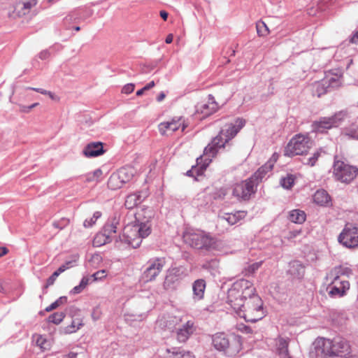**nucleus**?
I'll return each instance as SVG.
<instances>
[{
  "label": "nucleus",
  "mask_w": 358,
  "mask_h": 358,
  "mask_svg": "<svg viewBox=\"0 0 358 358\" xmlns=\"http://www.w3.org/2000/svg\"><path fill=\"white\" fill-rule=\"evenodd\" d=\"M257 31L259 36H266L268 34V28L264 22L257 23Z\"/></svg>",
  "instance_id": "obj_40"
},
{
  "label": "nucleus",
  "mask_w": 358,
  "mask_h": 358,
  "mask_svg": "<svg viewBox=\"0 0 358 358\" xmlns=\"http://www.w3.org/2000/svg\"><path fill=\"white\" fill-rule=\"evenodd\" d=\"M8 252V250L5 247H0V257L6 255Z\"/></svg>",
  "instance_id": "obj_61"
},
{
  "label": "nucleus",
  "mask_w": 358,
  "mask_h": 358,
  "mask_svg": "<svg viewBox=\"0 0 358 358\" xmlns=\"http://www.w3.org/2000/svg\"><path fill=\"white\" fill-rule=\"evenodd\" d=\"M313 145V141L308 136L298 134L293 137L285 149V155L293 157L306 153Z\"/></svg>",
  "instance_id": "obj_8"
},
{
  "label": "nucleus",
  "mask_w": 358,
  "mask_h": 358,
  "mask_svg": "<svg viewBox=\"0 0 358 358\" xmlns=\"http://www.w3.org/2000/svg\"><path fill=\"white\" fill-rule=\"evenodd\" d=\"M165 265L164 258L152 259L148 263V266L143 273V278L145 281L154 280L161 272Z\"/></svg>",
  "instance_id": "obj_15"
},
{
  "label": "nucleus",
  "mask_w": 358,
  "mask_h": 358,
  "mask_svg": "<svg viewBox=\"0 0 358 358\" xmlns=\"http://www.w3.org/2000/svg\"><path fill=\"white\" fill-rule=\"evenodd\" d=\"M49 56H50V52L47 50H43L39 54V58L41 59H46L49 57Z\"/></svg>",
  "instance_id": "obj_56"
},
{
  "label": "nucleus",
  "mask_w": 358,
  "mask_h": 358,
  "mask_svg": "<svg viewBox=\"0 0 358 358\" xmlns=\"http://www.w3.org/2000/svg\"><path fill=\"white\" fill-rule=\"evenodd\" d=\"M83 289H84V288H83L82 286L78 285L74 287L71 289V293L73 294H77L80 293Z\"/></svg>",
  "instance_id": "obj_55"
},
{
  "label": "nucleus",
  "mask_w": 358,
  "mask_h": 358,
  "mask_svg": "<svg viewBox=\"0 0 358 358\" xmlns=\"http://www.w3.org/2000/svg\"><path fill=\"white\" fill-rule=\"evenodd\" d=\"M101 214L100 212L96 211L94 213L92 217H91L90 220H85L84 222V226L85 227H90L94 224H95L96 221L98 218L101 217Z\"/></svg>",
  "instance_id": "obj_41"
},
{
  "label": "nucleus",
  "mask_w": 358,
  "mask_h": 358,
  "mask_svg": "<svg viewBox=\"0 0 358 358\" xmlns=\"http://www.w3.org/2000/svg\"><path fill=\"white\" fill-rule=\"evenodd\" d=\"M338 241L345 248H358V228L346 225L338 236Z\"/></svg>",
  "instance_id": "obj_11"
},
{
  "label": "nucleus",
  "mask_w": 358,
  "mask_h": 358,
  "mask_svg": "<svg viewBox=\"0 0 358 358\" xmlns=\"http://www.w3.org/2000/svg\"><path fill=\"white\" fill-rule=\"evenodd\" d=\"M117 175L123 183L129 182L134 177L135 171L131 166L122 167L117 171Z\"/></svg>",
  "instance_id": "obj_27"
},
{
  "label": "nucleus",
  "mask_w": 358,
  "mask_h": 358,
  "mask_svg": "<svg viewBox=\"0 0 358 358\" xmlns=\"http://www.w3.org/2000/svg\"><path fill=\"white\" fill-rule=\"evenodd\" d=\"M106 276V271L105 270H101V271H99L96 273H94L92 277L94 278V280L96 281V280H101L103 279L104 277Z\"/></svg>",
  "instance_id": "obj_48"
},
{
  "label": "nucleus",
  "mask_w": 358,
  "mask_h": 358,
  "mask_svg": "<svg viewBox=\"0 0 358 358\" xmlns=\"http://www.w3.org/2000/svg\"><path fill=\"white\" fill-rule=\"evenodd\" d=\"M331 340L320 338L313 343V348L310 352L312 358H326L332 356Z\"/></svg>",
  "instance_id": "obj_12"
},
{
  "label": "nucleus",
  "mask_w": 358,
  "mask_h": 358,
  "mask_svg": "<svg viewBox=\"0 0 358 358\" xmlns=\"http://www.w3.org/2000/svg\"><path fill=\"white\" fill-rule=\"evenodd\" d=\"M257 184L253 180V178H250L240 183L234 185L232 194L238 201H248L252 194H255Z\"/></svg>",
  "instance_id": "obj_10"
},
{
  "label": "nucleus",
  "mask_w": 358,
  "mask_h": 358,
  "mask_svg": "<svg viewBox=\"0 0 358 358\" xmlns=\"http://www.w3.org/2000/svg\"><path fill=\"white\" fill-rule=\"evenodd\" d=\"M351 274V270L348 267L338 266L334 267L327 275V280L330 281L327 287L328 294L331 297L342 296L346 290L350 288V283L348 280H341V276Z\"/></svg>",
  "instance_id": "obj_4"
},
{
  "label": "nucleus",
  "mask_w": 358,
  "mask_h": 358,
  "mask_svg": "<svg viewBox=\"0 0 358 358\" xmlns=\"http://www.w3.org/2000/svg\"><path fill=\"white\" fill-rule=\"evenodd\" d=\"M288 219L296 224H301L306 220V214L300 210H293L289 213Z\"/></svg>",
  "instance_id": "obj_31"
},
{
  "label": "nucleus",
  "mask_w": 358,
  "mask_h": 358,
  "mask_svg": "<svg viewBox=\"0 0 358 358\" xmlns=\"http://www.w3.org/2000/svg\"><path fill=\"white\" fill-rule=\"evenodd\" d=\"M166 358H182V357L179 351V352H169V354H168Z\"/></svg>",
  "instance_id": "obj_53"
},
{
  "label": "nucleus",
  "mask_w": 358,
  "mask_h": 358,
  "mask_svg": "<svg viewBox=\"0 0 358 358\" xmlns=\"http://www.w3.org/2000/svg\"><path fill=\"white\" fill-rule=\"evenodd\" d=\"M245 124V120L241 118L236 119L234 123L227 124L219 134L205 148L204 155L209 157H214L220 148H224L227 143L236 136Z\"/></svg>",
  "instance_id": "obj_2"
},
{
  "label": "nucleus",
  "mask_w": 358,
  "mask_h": 358,
  "mask_svg": "<svg viewBox=\"0 0 358 358\" xmlns=\"http://www.w3.org/2000/svg\"><path fill=\"white\" fill-rule=\"evenodd\" d=\"M184 241L196 249L210 250L214 247L215 240L202 231H186L183 235Z\"/></svg>",
  "instance_id": "obj_6"
},
{
  "label": "nucleus",
  "mask_w": 358,
  "mask_h": 358,
  "mask_svg": "<svg viewBox=\"0 0 358 358\" xmlns=\"http://www.w3.org/2000/svg\"><path fill=\"white\" fill-rule=\"evenodd\" d=\"M187 124L182 117H175L171 121L164 122L159 124V131L162 135H168L177 131L181 127V131H184Z\"/></svg>",
  "instance_id": "obj_13"
},
{
  "label": "nucleus",
  "mask_w": 358,
  "mask_h": 358,
  "mask_svg": "<svg viewBox=\"0 0 358 358\" xmlns=\"http://www.w3.org/2000/svg\"><path fill=\"white\" fill-rule=\"evenodd\" d=\"M92 317L94 320H97L99 318V313L96 310H94L92 314Z\"/></svg>",
  "instance_id": "obj_63"
},
{
  "label": "nucleus",
  "mask_w": 358,
  "mask_h": 358,
  "mask_svg": "<svg viewBox=\"0 0 358 358\" xmlns=\"http://www.w3.org/2000/svg\"><path fill=\"white\" fill-rule=\"evenodd\" d=\"M261 265H262L261 262H256V263H254V264L250 265L248 268V273L252 274V273H255L260 267Z\"/></svg>",
  "instance_id": "obj_49"
},
{
  "label": "nucleus",
  "mask_w": 358,
  "mask_h": 358,
  "mask_svg": "<svg viewBox=\"0 0 358 358\" xmlns=\"http://www.w3.org/2000/svg\"><path fill=\"white\" fill-rule=\"evenodd\" d=\"M180 352L182 358H194V356L189 352L182 350Z\"/></svg>",
  "instance_id": "obj_57"
},
{
  "label": "nucleus",
  "mask_w": 358,
  "mask_h": 358,
  "mask_svg": "<svg viewBox=\"0 0 358 358\" xmlns=\"http://www.w3.org/2000/svg\"><path fill=\"white\" fill-rule=\"evenodd\" d=\"M155 85V83L154 81H151L148 84H147L145 87H144V90H148L151 88H152Z\"/></svg>",
  "instance_id": "obj_62"
},
{
  "label": "nucleus",
  "mask_w": 358,
  "mask_h": 358,
  "mask_svg": "<svg viewBox=\"0 0 358 358\" xmlns=\"http://www.w3.org/2000/svg\"><path fill=\"white\" fill-rule=\"evenodd\" d=\"M89 278L87 277H83L80 282V285L82 286L83 288H85L86 286L88 285L89 283Z\"/></svg>",
  "instance_id": "obj_59"
},
{
  "label": "nucleus",
  "mask_w": 358,
  "mask_h": 358,
  "mask_svg": "<svg viewBox=\"0 0 358 358\" xmlns=\"http://www.w3.org/2000/svg\"><path fill=\"white\" fill-rule=\"evenodd\" d=\"M112 227H115V229L116 230L117 226L119 224V217H114L111 220L108 222Z\"/></svg>",
  "instance_id": "obj_54"
},
{
  "label": "nucleus",
  "mask_w": 358,
  "mask_h": 358,
  "mask_svg": "<svg viewBox=\"0 0 358 358\" xmlns=\"http://www.w3.org/2000/svg\"><path fill=\"white\" fill-rule=\"evenodd\" d=\"M165 96H166V95L164 92L159 93V94L157 97V101L160 102V101H163L164 99L165 98Z\"/></svg>",
  "instance_id": "obj_64"
},
{
  "label": "nucleus",
  "mask_w": 358,
  "mask_h": 358,
  "mask_svg": "<svg viewBox=\"0 0 358 358\" xmlns=\"http://www.w3.org/2000/svg\"><path fill=\"white\" fill-rule=\"evenodd\" d=\"M84 155L87 157H96L103 153L101 143L89 144L83 150Z\"/></svg>",
  "instance_id": "obj_22"
},
{
  "label": "nucleus",
  "mask_w": 358,
  "mask_h": 358,
  "mask_svg": "<svg viewBox=\"0 0 358 358\" xmlns=\"http://www.w3.org/2000/svg\"><path fill=\"white\" fill-rule=\"evenodd\" d=\"M234 310L240 317L249 322H256L265 316L262 300L255 292L242 303L240 308Z\"/></svg>",
  "instance_id": "obj_3"
},
{
  "label": "nucleus",
  "mask_w": 358,
  "mask_h": 358,
  "mask_svg": "<svg viewBox=\"0 0 358 358\" xmlns=\"http://www.w3.org/2000/svg\"><path fill=\"white\" fill-rule=\"evenodd\" d=\"M294 182V176L292 174H287L286 177L280 180L281 185L285 189H289Z\"/></svg>",
  "instance_id": "obj_36"
},
{
  "label": "nucleus",
  "mask_w": 358,
  "mask_h": 358,
  "mask_svg": "<svg viewBox=\"0 0 358 358\" xmlns=\"http://www.w3.org/2000/svg\"><path fill=\"white\" fill-rule=\"evenodd\" d=\"M300 233H301V231H299V230L290 231L287 233L285 238L290 240V239H292V238L296 237Z\"/></svg>",
  "instance_id": "obj_52"
},
{
  "label": "nucleus",
  "mask_w": 358,
  "mask_h": 358,
  "mask_svg": "<svg viewBox=\"0 0 358 358\" xmlns=\"http://www.w3.org/2000/svg\"><path fill=\"white\" fill-rule=\"evenodd\" d=\"M69 222L68 219L62 218L59 221L54 222L52 224L55 228L62 229L69 224Z\"/></svg>",
  "instance_id": "obj_44"
},
{
  "label": "nucleus",
  "mask_w": 358,
  "mask_h": 358,
  "mask_svg": "<svg viewBox=\"0 0 358 358\" xmlns=\"http://www.w3.org/2000/svg\"><path fill=\"white\" fill-rule=\"evenodd\" d=\"M143 201L141 194L134 193L127 196L125 201V206L128 209H131Z\"/></svg>",
  "instance_id": "obj_30"
},
{
  "label": "nucleus",
  "mask_w": 358,
  "mask_h": 358,
  "mask_svg": "<svg viewBox=\"0 0 358 358\" xmlns=\"http://www.w3.org/2000/svg\"><path fill=\"white\" fill-rule=\"evenodd\" d=\"M206 289V282L203 279L195 280L192 285L193 299L195 301L201 300L203 298Z\"/></svg>",
  "instance_id": "obj_19"
},
{
  "label": "nucleus",
  "mask_w": 358,
  "mask_h": 358,
  "mask_svg": "<svg viewBox=\"0 0 358 358\" xmlns=\"http://www.w3.org/2000/svg\"><path fill=\"white\" fill-rule=\"evenodd\" d=\"M196 108V113L203 114V116H208L217 110L218 105L215 101L214 97L210 94L208 102L198 104Z\"/></svg>",
  "instance_id": "obj_17"
},
{
  "label": "nucleus",
  "mask_w": 358,
  "mask_h": 358,
  "mask_svg": "<svg viewBox=\"0 0 358 358\" xmlns=\"http://www.w3.org/2000/svg\"><path fill=\"white\" fill-rule=\"evenodd\" d=\"M124 183L120 178L117 172L113 173L108 179V186L111 189H117L123 186Z\"/></svg>",
  "instance_id": "obj_32"
},
{
  "label": "nucleus",
  "mask_w": 358,
  "mask_h": 358,
  "mask_svg": "<svg viewBox=\"0 0 358 358\" xmlns=\"http://www.w3.org/2000/svg\"><path fill=\"white\" fill-rule=\"evenodd\" d=\"M320 156V152L317 151L313 154V155L311 157L308 158L307 159V162H305L304 164H308L310 166H313L316 164V162Z\"/></svg>",
  "instance_id": "obj_45"
},
{
  "label": "nucleus",
  "mask_w": 358,
  "mask_h": 358,
  "mask_svg": "<svg viewBox=\"0 0 358 358\" xmlns=\"http://www.w3.org/2000/svg\"><path fill=\"white\" fill-rule=\"evenodd\" d=\"M175 278L176 277L171 273L166 275L164 283V286L165 287V288H168L170 286L171 283L174 282Z\"/></svg>",
  "instance_id": "obj_50"
},
{
  "label": "nucleus",
  "mask_w": 358,
  "mask_h": 358,
  "mask_svg": "<svg viewBox=\"0 0 358 358\" xmlns=\"http://www.w3.org/2000/svg\"><path fill=\"white\" fill-rule=\"evenodd\" d=\"M193 333V322L191 321L187 322L185 325L180 328L177 331V339L179 342H185L187 340L189 336Z\"/></svg>",
  "instance_id": "obj_23"
},
{
  "label": "nucleus",
  "mask_w": 358,
  "mask_h": 358,
  "mask_svg": "<svg viewBox=\"0 0 358 358\" xmlns=\"http://www.w3.org/2000/svg\"><path fill=\"white\" fill-rule=\"evenodd\" d=\"M255 292L252 284L245 279H241L233 283L228 290L227 302L234 310L240 308L242 303Z\"/></svg>",
  "instance_id": "obj_5"
},
{
  "label": "nucleus",
  "mask_w": 358,
  "mask_h": 358,
  "mask_svg": "<svg viewBox=\"0 0 358 358\" xmlns=\"http://www.w3.org/2000/svg\"><path fill=\"white\" fill-rule=\"evenodd\" d=\"M77 259H78L77 257L75 256L72 258V259L66 261L64 264H63L62 265H61L59 267V268H58L59 271L61 273H63L66 270L73 267L76 265Z\"/></svg>",
  "instance_id": "obj_37"
},
{
  "label": "nucleus",
  "mask_w": 358,
  "mask_h": 358,
  "mask_svg": "<svg viewBox=\"0 0 358 358\" xmlns=\"http://www.w3.org/2000/svg\"><path fill=\"white\" fill-rule=\"evenodd\" d=\"M313 200L320 206H326L330 202V196L325 190L320 189L315 193Z\"/></svg>",
  "instance_id": "obj_28"
},
{
  "label": "nucleus",
  "mask_w": 358,
  "mask_h": 358,
  "mask_svg": "<svg viewBox=\"0 0 358 358\" xmlns=\"http://www.w3.org/2000/svg\"><path fill=\"white\" fill-rule=\"evenodd\" d=\"M320 84V82L315 83V91L314 93L320 97L321 95L325 94L327 92L329 91L328 87H324L322 88L321 87H319L318 85Z\"/></svg>",
  "instance_id": "obj_46"
},
{
  "label": "nucleus",
  "mask_w": 358,
  "mask_h": 358,
  "mask_svg": "<svg viewBox=\"0 0 358 358\" xmlns=\"http://www.w3.org/2000/svg\"><path fill=\"white\" fill-rule=\"evenodd\" d=\"M62 273L59 271V270L57 269V271H55L52 275L51 276H50L48 278V279L47 280V282H46V285L44 286V289H47L49 286L52 285L54 284V282H55L57 278Z\"/></svg>",
  "instance_id": "obj_43"
},
{
  "label": "nucleus",
  "mask_w": 358,
  "mask_h": 358,
  "mask_svg": "<svg viewBox=\"0 0 358 358\" xmlns=\"http://www.w3.org/2000/svg\"><path fill=\"white\" fill-rule=\"evenodd\" d=\"M334 176L336 180L349 184L358 175V168L343 161L336 160L333 166Z\"/></svg>",
  "instance_id": "obj_9"
},
{
  "label": "nucleus",
  "mask_w": 358,
  "mask_h": 358,
  "mask_svg": "<svg viewBox=\"0 0 358 358\" xmlns=\"http://www.w3.org/2000/svg\"><path fill=\"white\" fill-rule=\"evenodd\" d=\"M289 273L294 278H301L305 273L304 266L298 261L289 264Z\"/></svg>",
  "instance_id": "obj_26"
},
{
  "label": "nucleus",
  "mask_w": 358,
  "mask_h": 358,
  "mask_svg": "<svg viewBox=\"0 0 358 358\" xmlns=\"http://www.w3.org/2000/svg\"><path fill=\"white\" fill-rule=\"evenodd\" d=\"M115 233L116 230L115 229V227H112L107 223L104 226L103 232L96 236V243H101V241H99L100 238H104L103 243H109L112 240V234Z\"/></svg>",
  "instance_id": "obj_24"
},
{
  "label": "nucleus",
  "mask_w": 358,
  "mask_h": 358,
  "mask_svg": "<svg viewBox=\"0 0 358 358\" xmlns=\"http://www.w3.org/2000/svg\"><path fill=\"white\" fill-rule=\"evenodd\" d=\"M36 343L43 350H48L50 346V342L42 336H38Z\"/></svg>",
  "instance_id": "obj_39"
},
{
  "label": "nucleus",
  "mask_w": 358,
  "mask_h": 358,
  "mask_svg": "<svg viewBox=\"0 0 358 358\" xmlns=\"http://www.w3.org/2000/svg\"><path fill=\"white\" fill-rule=\"evenodd\" d=\"M275 345L276 352L280 358H291L288 351V339L278 338Z\"/></svg>",
  "instance_id": "obj_20"
},
{
  "label": "nucleus",
  "mask_w": 358,
  "mask_h": 358,
  "mask_svg": "<svg viewBox=\"0 0 358 358\" xmlns=\"http://www.w3.org/2000/svg\"><path fill=\"white\" fill-rule=\"evenodd\" d=\"M332 356H347L351 352L349 343L342 337H335L331 340Z\"/></svg>",
  "instance_id": "obj_16"
},
{
  "label": "nucleus",
  "mask_w": 358,
  "mask_h": 358,
  "mask_svg": "<svg viewBox=\"0 0 358 358\" xmlns=\"http://www.w3.org/2000/svg\"><path fill=\"white\" fill-rule=\"evenodd\" d=\"M275 164V159L268 161L264 165L261 166L252 177L253 180H257V183L261 181L266 175L268 171H271Z\"/></svg>",
  "instance_id": "obj_21"
},
{
  "label": "nucleus",
  "mask_w": 358,
  "mask_h": 358,
  "mask_svg": "<svg viewBox=\"0 0 358 358\" xmlns=\"http://www.w3.org/2000/svg\"><path fill=\"white\" fill-rule=\"evenodd\" d=\"M147 213L148 215L142 218L143 214L141 212H138L134 223L127 224L124 228L122 236L117 237L115 241L124 242L134 248H138L141 244L142 240L148 237L151 233L152 225L150 220L152 214L150 210Z\"/></svg>",
  "instance_id": "obj_1"
},
{
  "label": "nucleus",
  "mask_w": 358,
  "mask_h": 358,
  "mask_svg": "<svg viewBox=\"0 0 358 358\" xmlns=\"http://www.w3.org/2000/svg\"><path fill=\"white\" fill-rule=\"evenodd\" d=\"M343 118V115L341 113L331 117H323L313 124V129L315 132L324 133L327 129L337 127Z\"/></svg>",
  "instance_id": "obj_14"
},
{
  "label": "nucleus",
  "mask_w": 358,
  "mask_h": 358,
  "mask_svg": "<svg viewBox=\"0 0 358 358\" xmlns=\"http://www.w3.org/2000/svg\"><path fill=\"white\" fill-rule=\"evenodd\" d=\"M101 175L102 171L101 169H96L93 172L89 173L86 175V181H98Z\"/></svg>",
  "instance_id": "obj_38"
},
{
  "label": "nucleus",
  "mask_w": 358,
  "mask_h": 358,
  "mask_svg": "<svg viewBox=\"0 0 358 358\" xmlns=\"http://www.w3.org/2000/svg\"><path fill=\"white\" fill-rule=\"evenodd\" d=\"M37 3V0H27L24 1H19L16 3L15 9L23 15L29 12L31 8L34 6Z\"/></svg>",
  "instance_id": "obj_29"
},
{
  "label": "nucleus",
  "mask_w": 358,
  "mask_h": 358,
  "mask_svg": "<svg viewBox=\"0 0 358 358\" xmlns=\"http://www.w3.org/2000/svg\"><path fill=\"white\" fill-rule=\"evenodd\" d=\"M134 85L132 83L127 84L122 88V92L124 94H130L134 90Z\"/></svg>",
  "instance_id": "obj_51"
},
{
  "label": "nucleus",
  "mask_w": 358,
  "mask_h": 358,
  "mask_svg": "<svg viewBox=\"0 0 358 358\" xmlns=\"http://www.w3.org/2000/svg\"><path fill=\"white\" fill-rule=\"evenodd\" d=\"M212 343L214 348L220 351H224L228 355H236L241 350V342L237 338L229 339L223 333H217L213 336Z\"/></svg>",
  "instance_id": "obj_7"
},
{
  "label": "nucleus",
  "mask_w": 358,
  "mask_h": 358,
  "mask_svg": "<svg viewBox=\"0 0 358 358\" xmlns=\"http://www.w3.org/2000/svg\"><path fill=\"white\" fill-rule=\"evenodd\" d=\"M341 85V76H327L324 79L320 81V84L318 85L319 87H328V90L336 89L340 87Z\"/></svg>",
  "instance_id": "obj_18"
},
{
  "label": "nucleus",
  "mask_w": 358,
  "mask_h": 358,
  "mask_svg": "<svg viewBox=\"0 0 358 358\" xmlns=\"http://www.w3.org/2000/svg\"><path fill=\"white\" fill-rule=\"evenodd\" d=\"M246 216L245 211H237L235 213H226L220 217V219L226 220L229 224L237 223Z\"/></svg>",
  "instance_id": "obj_25"
},
{
  "label": "nucleus",
  "mask_w": 358,
  "mask_h": 358,
  "mask_svg": "<svg viewBox=\"0 0 358 358\" xmlns=\"http://www.w3.org/2000/svg\"><path fill=\"white\" fill-rule=\"evenodd\" d=\"M27 89L39 92L42 94L48 95L50 96V98L52 100H58L57 96L50 91H47V90L41 89V88H35V87H27Z\"/></svg>",
  "instance_id": "obj_42"
},
{
  "label": "nucleus",
  "mask_w": 358,
  "mask_h": 358,
  "mask_svg": "<svg viewBox=\"0 0 358 358\" xmlns=\"http://www.w3.org/2000/svg\"><path fill=\"white\" fill-rule=\"evenodd\" d=\"M101 260V257L99 255H94L91 259H90V262H93V263H99L100 262Z\"/></svg>",
  "instance_id": "obj_58"
},
{
  "label": "nucleus",
  "mask_w": 358,
  "mask_h": 358,
  "mask_svg": "<svg viewBox=\"0 0 358 358\" xmlns=\"http://www.w3.org/2000/svg\"><path fill=\"white\" fill-rule=\"evenodd\" d=\"M67 302V298L66 296H61L57 299L55 302L51 303L50 306L45 308V311L50 312L59 306L65 304Z\"/></svg>",
  "instance_id": "obj_34"
},
{
  "label": "nucleus",
  "mask_w": 358,
  "mask_h": 358,
  "mask_svg": "<svg viewBox=\"0 0 358 358\" xmlns=\"http://www.w3.org/2000/svg\"><path fill=\"white\" fill-rule=\"evenodd\" d=\"M65 317V313L63 312L55 313L48 317V322L55 324H60Z\"/></svg>",
  "instance_id": "obj_35"
},
{
  "label": "nucleus",
  "mask_w": 358,
  "mask_h": 358,
  "mask_svg": "<svg viewBox=\"0 0 358 358\" xmlns=\"http://www.w3.org/2000/svg\"><path fill=\"white\" fill-rule=\"evenodd\" d=\"M83 320L81 318H75L72 320L71 324L64 329L66 334H72L78 331L82 326Z\"/></svg>",
  "instance_id": "obj_33"
},
{
  "label": "nucleus",
  "mask_w": 358,
  "mask_h": 358,
  "mask_svg": "<svg viewBox=\"0 0 358 358\" xmlns=\"http://www.w3.org/2000/svg\"><path fill=\"white\" fill-rule=\"evenodd\" d=\"M350 138L358 139V127H352L346 134Z\"/></svg>",
  "instance_id": "obj_47"
},
{
  "label": "nucleus",
  "mask_w": 358,
  "mask_h": 358,
  "mask_svg": "<svg viewBox=\"0 0 358 358\" xmlns=\"http://www.w3.org/2000/svg\"><path fill=\"white\" fill-rule=\"evenodd\" d=\"M350 42L352 43H356L358 42V30L355 33V34L350 38Z\"/></svg>",
  "instance_id": "obj_60"
}]
</instances>
